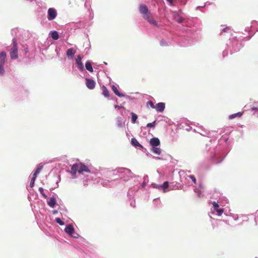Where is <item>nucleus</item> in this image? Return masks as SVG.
<instances>
[{
  "label": "nucleus",
  "mask_w": 258,
  "mask_h": 258,
  "mask_svg": "<svg viewBox=\"0 0 258 258\" xmlns=\"http://www.w3.org/2000/svg\"><path fill=\"white\" fill-rule=\"evenodd\" d=\"M38 174V173H37L36 172H34L33 174V177L32 178L36 179V177H37Z\"/></svg>",
  "instance_id": "obj_33"
},
{
  "label": "nucleus",
  "mask_w": 258,
  "mask_h": 258,
  "mask_svg": "<svg viewBox=\"0 0 258 258\" xmlns=\"http://www.w3.org/2000/svg\"><path fill=\"white\" fill-rule=\"evenodd\" d=\"M131 143L134 146L143 148V146L138 142V141L135 138L132 139Z\"/></svg>",
  "instance_id": "obj_17"
},
{
  "label": "nucleus",
  "mask_w": 258,
  "mask_h": 258,
  "mask_svg": "<svg viewBox=\"0 0 258 258\" xmlns=\"http://www.w3.org/2000/svg\"><path fill=\"white\" fill-rule=\"evenodd\" d=\"M118 126H122V124H121V123H118Z\"/></svg>",
  "instance_id": "obj_37"
},
{
  "label": "nucleus",
  "mask_w": 258,
  "mask_h": 258,
  "mask_svg": "<svg viewBox=\"0 0 258 258\" xmlns=\"http://www.w3.org/2000/svg\"><path fill=\"white\" fill-rule=\"evenodd\" d=\"M131 115H132V121L133 123H134L136 122V121L138 118V116L135 113H134L133 112L132 113Z\"/></svg>",
  "instance_id": "obj_22"
},
{
  "label": "nucleus",
  "mask_w": 258,
  "mask_h": 258,
  "mask_svg": "<svg viewBox=\"0 0 258 258\" xmlns=\"http://www.w3.org/2000/svg\"><path fill=\"white\" fill-rule=\"evenodd\" d=\"M55 221L60 225H63L64 224V222L59 218H56Z\"/></svg>",
  "instance_id": "obj_26"
},
{
  "label": "nucleus",
  "mask_w": 258,
  "mask_h": 258,
  "mask_svg": "<svg viewBox=\"0 0 258 258\" xmlns=\"http://www.w3.org/2000/svg\"><path fill=\"white\" fill-rule=\"evenodd\" d=\"M145 20H146L151 25H153L154 27L156 28L159 27L157 22L154 20L152 15L146 17Z\"/></svg>",
  "instance_id": "obj_7"
},
{
  "label": "nucleus",
  "mask_w": 258,
  "mask_h": 258,
  "mask_svg": "<svg viewBox=\"0 0 258 258\" xmlns=\"http://www.w3.org/2000/svg\"><path fill=\"white\" fill-rule=\"evenodd\" d=\"M177 22L179 23H181L182 22H183V19L182 18H179L178 19V20H177Z\"/></svg>",
  "instance_id": "obj_36"
},
{
  "label": "nucleus",
  "mask_w": 258,
  "mask_h": 258,
  "mask_svg": "<svg viewBox=\"0 0 258 258\" xmlns=\"http://www.w3.org/2000/svg\"><path fill=\"white\" fill-rule=\"evenodd\" d=\"M155 123H156V121H154L151 123H148L147 124V126L149 127H154L155 126Z\"/></svg>",
  "instance_id": "obj_25"
},
{
  "label": "nucleus",
  "mask_w": 258,
  "mask_h": 258,
  "mask_svg": "<svg viewBox=\"0 0 258 258\" xmlns=\"http://www.w3.org/2000/svg\"><path fill=\"white\" fill-rule=\"evenodd\" d=\"M81 59H82V57H81V55H78L76 59V62L78 65V69L81 71H83L84 69V66H83V64L81 61Z\"/></svg>",
  "instance_id": "obj_10"
},
{
  "label": "nucleus",
  "mask_w": 258,
  "mask_h": 258,
  "mask_svg": "<svg viewBox=\"0 0 258 258\" xmlns=\"http://www.w3.org/2000/svg\"><path fill=\"white\" fill-rule=\"evenodd\" d=\"M10 55L11 58L16 59L18 58V44L16 38L13 39V46L10 50Z\"/></svg>",
  "instance_id": "obj_2"
},
{
  "label": "nucleus",
  "mask_w": 258,
  "mask_h": 258,
  "mask_svg": "<svg viewBox=\"0 0 258 258\" xmlns=\"http://www.w3.org/2000/svg\"><path fill=\"white\" fill-rule=\"evenodd\" d=\"M48 16L47 19L49 21L54 20L57 16V12L55 9L49 8L48 10Z\"/></svg>",
  "instance_id": "obj_6"
},
{
  "label": "nucleus",
  "mask_w": 258,
  "mask_h": 258,
  "mask_svg": "<svg viewBox=\"0 0 258 258\" xmlns=\"http://www.w3.org/2000/svg\"><path fill=\"white\" fill-rule=\"evenodd\" d=\"M86 85L88 89L92 90L95 88L96 83L92 79H86Z\"/></svg>",
  "instance_id": "obj_8"
},
{
  "label": "nucleus",
  "mask_w": 258,
  "mask_h": 258,
  "mask_svg": "<svg viewBox=\"0 0 258 258\" xmlns=\"http://www.w3.org/2000/svg\"><path fill=\"white\" fill-rule=\"evenodd\" d=\"M151 151L156 155H160L161 153V150L159 148H157V147H153L151 149Z\"/></svg>",
  "instance_id": "obj_18"
},
{
  "label": "nucleus",
  "mask_w": 258,
  "mask_h": 258,
  "mask_svg": "<svg viewBox=\"0 0 258 258\" xmlns=\"http://www.w3.org/2000/svg\"><path fill=\"white\" fill-rule=\"evenodd\" d=\"M169 186V182L168 181H165L163 184L160 185L158 187L159 189H163L164 192H167L168 190L166 189Z\"/></svg>",
  "instance_id": "obj_13"
},
{
  "label": "nucleus",
  "mask_w": 258,
  "mask_h": 258,
  "mask_svg": "<svg viewBox=\"0 0 258 258\" xmlns=\"http://www.w3.org/2000/svg\"><path fill=\"white\" fill-rule=\"evenodd\" d=\"M242 115V112H239L236 113H234V114L230 115L229 116V118L230 119H233V118H234L236 117H241Z\"/></svg>",
  "instance_id": "obj_21"
},
{
  "label": "nucleus",
  "mask_w": 258,
  "mask_h": 258,
  "mask_svg": "<svg viewBox=\"0 0 258 258\" xmlns=\"http://www.w3.org/2000/svg\"><path fill=\"white\" fill-rule=\"evenodd\" d=\"M114 107H115V108H116V109H120L121 108H122V107H121V106H119V105H115L114 106Z\"/></svg>",
  "instance_id": "obj_35"
},
{
  "label": "nucleus",
  "mask_w": 258,
  "mask_h": 258,
  "mask_svg": "<svg viewBox=\"0 0 258 258\" xmlns=\"http://www.w3.org/2000/svg\"><path fill=\"white\" fill-rule=\"evenodd\" d=\"M48 205L51 208H53L56 204V200L54 198H51L47 202Z\"/></svg>",
  "instance_id": "obj_16"
},
{
  "label": "nucleus",
  "mask_w": 258,
  "mask_h": 258,
  "mask_svg": "<svg viewBox=\"0 0 258 258\" xmlns=\"http://www.w3.org/2000/svg\"><path fill=\"white\" fill-rule=\"evenodd\" d=\"M64 231L72 237L77 238L79 237L77 233H75L74 228L72 225L69 224L66 226Z\"/></svg>",
  "instance_id": "obj_4"
},
{
  "label": "nucleus",
  "mask_w": 258,
  "mask_h": 258,
  "mask_svg": "<svg viewBox=\"0 0 258 258\" xmlns=\"http://www.w3.org/2000/svg\"><path fill=\"white\" fill-rule=\"evenodd\" d=\"M217 213V214L219 215V216H221L223 213L224 212V210L223 209H217L216 210Z\"/></svg>",
  "instance_id": "obj_24"
},
{
  "label": "nucleus",
  "mask_w": 258,
  "mask_h": 258,
  "mask_svg": "<svg viewBox=\"0 0 258 258\" xmlns=\"http://www.w3.org/2000/svg\"><path fill=\"white\" fill-rule=\"evenodd\" d=\"M112 90L113 92L115 93V95L118 96V97H124V95L123 94L120 93L119 91L118 90L116 87H115L114 85H112L111 87Z\"/></svg>",
  "instance_id": "obj_14"
},
{
  "label": "nucleus",
  "mask_w": 258,
  "mask_h": 258,
  "mask_svg": "<svg viewBox=\"0 0 258 258\" xmlns=\"http://www.w3.org/2000/svg\"><path fill=\"white\" fill-rule=\"evenodd\" d=\"M85 67L88 71H89L90 72H93V68L92 67L91 63L90 61H88L86 62Z\"/></svg>",
  "instance_id": "obj_19"
},
{
  "label": "nucleus",
  "mask_w": 258,
  "mask_h": 258,
  "mask_svg": "<svg viewBox=\"0 0 258 258\" xmlns=\"http://www.w3.org/2000/svg\"><path fill=\"white\" fill-rule=\"evenodd\" d=\"M50 35L52 38L54 40H57L59 38L58 32L56 31L51 32Z\"/></svg>",
  "instance_id": "obj_20"
},
{
  "label": "nucleus",
  "mask_w": 258,
  "mask_h": 258,
  "mask_svg": "<svg viewBox=\"0 0 258 258\" xmlns=\"http://www.w3.org/2000/svg\"><path fill=\"white\" fill-rule=\"evenodd\" d=\"M77 171L79 173H83L84 172L87 173L91 172L88 167L82 163L75 164L72 166L71 173L73 175H75Z\"/></svg>",
  "instance_id": "obj_1"
},
{
  "label": "nucleus",
  "mask_w": 258,
  "mask_h": 258,
  "mask_svg": "<svg viewBox=\"0 0 258 258\" xmlns=\"http://www.w3.org/2000/svg\"><path fill=\"white\" fill-rule=\"evenodd\" d=\"M189 177L192 180V181L195 183H196V177L194 175H190L189 176Z\"/></svg>",
  "instance_id": "obj_30"
},
{
  "label": "nucleus",
  "mask_w": 258,
  "mask_h": 258,
  "mask_svg": "<svg viewBox=\"0 0 258 258\" xmlns=\"http://www.w3.org/2000/svg\"><path fill=\"white\" fill-rule=\"evenodd\" d=\"M39 191H40V194L42 195V196L44 198H46L47 196L44 194V190L42 187H39Z\"/></svg>",
  "instance_id": "obj_23"
},
{
  "label": "nucleus",
  "mask_w": 258,
  "mask_h": 258,
  "mask_svg": "<svg viewBox=\"0 0 258 258\" xmlns=\"http://www.w3.org/2000/svg\"><path fill=\"white\" fill-rule=\"evenodd\" d=\"M213 205V207L214 208V209L216 210V209H218V208L219 207V205H218V203H217L216 202H213V203H212Z\"/></svg>",
  "instance_id": "obj_29"
},
{
  "label": "nucleus",
  "mask_w": 258,
  "mask_h": 258,
  "mask_svg": "<svg viewBox=\"0 0 258 258\" xmlns=\"http://www.w3.org/2000/svg\"><path fill=\"white\" fill-rule=\"evenodd\" d=\"M150 144L152 147H157L160 145V142L158 138H153L150 140Z\"/></svg>",
  "instance_id": "obj_11"
},
{
  "label": "nucleus",
  "mask_w": 258,
  "mask_h": 258,
  "mask_svg": "<svg viewBox=\"0 0 258 258\" xmlns=\"http://www.w3.org/2000/svg\"><path fill=\"white\" fill-rule=\"evenodd\" d=\"M147 103H148V104H149L150 105V106L151 108L155 109V105H154V103L152 101H148Z\"/></svg>",
  "instance_id": "obj_28"
},
{
  "label": "nucleus",
  "mask_w": 258,
  "mask_h": 258,
  "mask_svg": "<svg viewBox=\"0 0 258 258\" xmlns=\"http://www.w3.org/2000/svg\"><path fill=\"white\" fill-rule=\"evenodd\" d=\"M198 197H199V198L200 197V192H199V193L198 194Z\"/></svg>",
  "instance_id": "obj_38"
},
{
  "label": "nucleus",
  "mask_w": 258,
  "mask_h": 258,
  "mask_svg": "<svg viewBox=\"0 0 258 258\" xmlns=\"http://www.w3.org/2000/svg\"><path fill=\"white\" fill-rule=\"evenodd\" d=\"M38 174V173H37L36 172H34L33 174V177L32 178L36 179V177H37Z\"/></svg>",
  "instance_id": "obj_32"
},
{
  "label": "nucleus",
  "mask_w": 258,
  "mask_h": 258,
  "mask_svg": "<svg viewBox=\"0 0 258 258\" xmlns=\"http://www.w3.org/2000/svg\"><path fill=\"white\" fill-rule=\"evenodd\" d=\"M168 2H169L170 5L173 6V1L174 0H166Z\"/></svg>",
  "instance_id": "obj_34"
},
{
  "label": "nucleus",
  "mask_w": 258,
  "mask_h": 258,
  "mask_svg": "<svg viewBox=\"0 0 258 258\" xmlns=\"http://www.w3.org/2000/svg\"><path fill=\"white\" fill-rule=\"evenodd\" d=\"M76 51L75 49H74L73 48H71L67 50V55L68 56V57L72 58L75 54L76 53Z\"/></svg>",
  "instance_id": "obj_12"
},
{
  "label": "nucleus",
  "mask_w": 258,
  "mask_h": 258,
  "mask_svg": "<svg viewBox=\"0 0 258 258\" xmlns=\"http://www.w3.org/2000/svg\"><path fill=\"white\" fill-rule=\"evenodd\" d=\"M43 168L42 165H39L35 170V172L39 174Z\"/></svg>",
  "instance_id": "obj_27"
},
{
  "label": "nucleus",
  "mask_w": 258,
  "mask_h": 258,
  "mask_svg": "<svg viewBox=\"0 0 258 258\" xmlns=\"http://www.w3.org/2000/svg\"><path fill=\"white\" fill-rule=\"evenodd\" d=\"M102 90L103 95L105 97H109V92L105 86H103L102 87Z\"/></svg>",
  "instance_id": "obj_15"
},
{
  "label": "nucleus",
  "mask_w": 258,
  "mask_h": 258,
  "mask_svg": "<svg viewBox=\"0 0 258 258\" xmlns=\"http://www.w3.org/2000/svg\"><path fill=\"white\" fill-rule=\"evenodd\" d=\"M6 53L3 51L0 53V75L2 76L5 73L4 66L5 63Z\"/></svg>",
  "instance_id": "obj_3"
},
{
  "label": "nucleus",
  "mask_w": 258,
  "mask_h": 258,
  "mask_svg": "<svg viewBox=\"0 0 258 258\" xmlns=\"http://www.w3.org/2000/svg\"><path fill=\"white\" fill-rule=\"evenodd\" d=\"M35 181V179H32V178L31 179V182L30 183V186L31 187H33L34 186Z\"/></svg>",
  "instance_id": "obj_31"
},
{
  "label": "nucleus",
  "mask_w": 258,
  "mask_h": 258,
  "mask_svg": "<svg viewBox=\"0 0 258 258\" xmlns=\"http://www.w3.org/2000/svg\"><path fill=\"white\" fill-rule=\"evenodd\" d=\"M165 108V104L164 103L160 102L155 105V109L158 112H163Z\"/></svg>",
  "instance_id": "obj_9"
},
{
  "label": "nucleus",
  "mask_w": 258,
  "mask_h": 258,
  "mask_svg": "<svg viewBox=\"0 0 258 258\" xmlns=\"http://www.w3.org/2000/svg\"><path fill=\"white\" fill-rule=\"evenodd\" d=\"M140 13L143 15L144 19L146 17L149 16L151 14L149 11L148 8L145 5H141L139 7Z\"/></svg>",
  "instance_id": "obj_5"
}]
</instances>
